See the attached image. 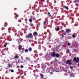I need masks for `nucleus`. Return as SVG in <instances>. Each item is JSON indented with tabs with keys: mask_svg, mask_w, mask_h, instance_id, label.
Listing matches in <instances>:
<instances>
[{
	"mask_svg": "<svg viewBox=\"0 0 79 79\" xmlns=\"http://www.w3.org/2000/svg\"><path fill=\"white\" fill-rule=\"evenodd\" d=\"M26 37L27 39V38H30L31 39H32L34 37V36L32 35V34L29 33L27 35H26Z\"/></svg>",
	"mask_w": 79,
	"mask_h": 79,
	"instance_id": "1",
	"label": "nucleus"
},
{
	"mask_svg": "<svg viewBox=\"0 0 79 79\" xmlns=\"http://www.w3.org/2000/svg\"><path fill=\"white\" fill-rule=\"evenodd\" d=\"M73 61H76V63H79V57H75L73 58Z\"/></svg>",
	"mask_w": 79,
	"mask_h": 79,
	"instance_id": "2",
	"label": "nucleus"
},
{
	"mask_svg": "<svg viewBox=\"0 0 79 79\" xmlns=\"http://www.w3.org/2000/svg\"><path fill=\"white\" fill-rule=\"evenodd\" d=\"M56 54L55 52H52V54L51 55L52 57H55V55Z\"/></svg>",
	"mask_w": 79,
	"mask_h": 79,
	"instance_id": "3",
	"label": "nucleus"
},
{
	"mask_svg": "<svg viewBox=\"0 0 79 79\" xmlns=\"http://www.w3.org/2000/svg\"><path fill=\"white\" fill-rule=\"evenodd\" d=\"M65 31L67 33H69L70 32H71V31L70 29H66L65 30Z\"/></svg>",
	"mask_w": 79,
	"mask_h": 79,
	"instance_id": "4",
	"label": "nucleus"
},
{
	"mask_svg": "<svg viewBox=\"0 0 79 79\" xmlns=\"http://www.w3.org/2000/svg\"><path fill=\"white\" fill-rule=\"evenodd\" d=\"M33 35L34 36L36 37L38 35V34H37V32L35 31L34 32Z\"/></svg>",
	"mask_w": 79,
	"mask_h": 79,
	"instance_id": "5",
	"label": "nucleus"
},
{
	"mask_svg": "<svg viewBox=\"0 0 79 79\" xmlns=\"http://www.w3.org/2000/svg\"><path fill=\"white\" fill-rule=\"evenodd\" d=\"M71 60H68L66 61L65 63L68 64L69 63V62H71Z\"/></svg>",
	"mask_w": 79,
	"mask_h": 79,
	"instance_id": "6",
	"label": "nucleus"
},
{
	"mask_svg": "<svg viewBox=\"0 0 79 79\" xmlns=\"http://www.w3.org/2000/svg\"><path fill=\"white\" fill-rule=\"evenodd\" d=\"M58 27H56L55 30L56 31H60V29L59 28H58Z\"/></svg>",
	"mask_w": 79,
	"mask_h": 79,
	"instance_id": "7",
	"label": "nucleus"
},
{
	"mask_svg": "<svg viewBox=\"0 0 79 79\" xmlns=\"http://www.w3.org/2000/svg\"><path fill=\"white\" fill-rule=\"evenodd\" d=\"M21 48H22V45H20L19 46V50H21Z\"/></svg>",
	"mask_w": 79,
	"mask_h": 79,
	"instance_id": "8",
	"label": "nucleus"
},
{
	"mask_svg": "<svg viewBox=\"0 0 79 79\" xmlns=\"http://www.w3.org/2000/svg\"><path fill=\"white\" fill-rule=\"evenodd\" d=\"M37 24L36 25V26L37 27H39L40 25V23L39 22H37Z\"/></svg>",
	"mask_w": 79,
	"mask_h": 79,
	"instance_id": "9",
	"label": "nucleus"
},
{
	"mask_svg": "<svg viewBox=\"0 0 79 79\" xmlns=\"http://www.w3.org/2000/svg\"><path fill=\"white\" fill-rule=\"evenodd\" d=\"M55 56H56V58H59L60 57V55L58 53L56 54Z\"/></svg>",
	"mask_w": 79,
	"mask_h": 79,
	"instance_id": "10",
	"label": "nucleus"
},
{
	"mask_svg": "<svg viewBox=\"0 0 79 79\" xmlns=\"http://www.w3.org/2000/svg\"><path fill=\"white\" fill-rule=\"evenodd\" d=\"M29 50V52H32V48L31 47H30L28 48V49Z\"/></svg>",
	"mask_w": 79,
	"mask_h": 79,
	"instance_id": "11",
	"label": "nucleus"
},
{
	"mask_svg": "<svg viewBox=\"0 0 79 79\" xmlns=\"http://www.w3.org/2000/svg\"><path fill=\"white\" fill-rule=\"evenodd\" d=\"M26 60H27L28 61H31V59L29 57H26Z\"/></svg>",
	"mask_w": 79,
	"mask_h": 79,
	"instance_id": "12",
	"label": "nucleus"
},
{
	"mask_svg": "<svg viewBox=\"0 0 79 79\" xmlns=\"http://www.w3.org/2000/svg\"><path fill=\"white\" fill-rule=\"evenodd\" d=\"M42 69H45V68H46V66L45 65H43L41 67Z\"/></svg>",
	"mask_w": 79,
	"mask_h": 79,
	"instance_id": "13",
	"label": "nucleus"
},
{
	"mask_svg": "<svg viewBox=\"0 0 79 79\" xmlns=\"http://www.w3.org/2000/svg\"><path fill=\"white\" fill-rule=\"evenodd\" d=\"M76 33L73 34L72 35V37H73L74 38H75V37H76V35H76Z\"/></svg>",
	"mask_w": 79,
	"mask_h": 79,
	"instance_id": "14",
	"label": "nucleus"
},
{
	"mask_svg": "<svg viewBox=\"0 0 79 79\" xmlns=\"http://www.w3.org/2000/svg\"><path fill=\"white\" fill-rule=\"evenodd\" d=\"M40 76L41 77V79H43V78L44 77V75H43V74H40Z\"/></svg>",
	"mask_w": 79,
	"mask_h": 79,
	"instance_id": "15",
	"label": "nucleus"
},
{
	"mask_svg": "<svg viewBox=\"0 0 79 79\" xmlns=\"http://www.w3.org/2000/svg\"><path fill=\"white\" fill-rule=\"evenodd\" d=\"M8 29L9 32V33H10V31L11 30V28L9 27V28Z\"/></svg>",
	"mask_w": 79,
	"mask_h": 79,
	"instance_id": "16",
	"label": "nucleus"
},
{
	"mask_svg": "<svg viewBox=\"0 0 79 79\" xmlns=\"http://www.w3.org/2000/svg\"><path fill=\"white\" fill-rule=\"evenodd\" d=\"M69 49H68V50H67L66 52L67 54H68L69 53Z\"/></svg>",
	"mask_w": 79,
	"mask_h": 79,
	"instance_id": "17",
	"label": "nucleus"
},
{
	"mask_svg": "<svg viewBox=\"0 0 79 79\" xmlns=\"http://www.w3.org/2000/svg\"><path fill=\"white\" fill-rule=\"evenodd\" d=\"M19 58V56L16 55L14 57V58Z\"/></svg>",
	"mask_w": 79,
	"mask_h": 79,
	"instance_id": "18",
	"label": "nucleus"
},
{
	"mask_svg": "<svg viewBox=\"0 0 79 79\" xmlns=\"http://www.w3.org/2000/svg\"><path fill=\"white\" fill-rule=\"evenodd\" d=\"M29 21L31 23H32V20L31 19H29Z\"/></svg>",
	"mask_w": 79,
	"mask_h": 79,
	"instance_id": "19",
	"label": "nucleus"
},
{
	"mask_svg": "<svg viewBox=\"0 0 79 79\" xmlns=\"http://www.w3.org/2000/svg\"><path fill=\"white\" fill-rule=\"evenodd\" d=\"M5 27H6V26H8V23H7L5 22Z\"/></svg>",
	"mask_w": 79,
	"mask_h": 79,
	"instance_id": "20",
	"label": "nucleus"
},
{
	"mask_svg": "<svg viewBox=\"0 0 79 79\" xmlns=\"http://www.w3.org/2000/svg\"><path fill=\"white\" fill-rule=\"evenodd\" d=\"M61 35L62 36L61 37V39H63V37H64V36L63 35V34H62Z\"/></svg>",
	"mask_w": 79,
	"mask_h": 79,
	"instance_id": "21",
	"label": "nucleus"
},
{
	"mask_svg": "<svg viewBox=\"0 0 79 79\" xmlns=\"http://www.w3.org/2000/svg\"><path fill=\"white\" fill-rule=\"evenodd\" d=\"M25 53H27L28 52V50L27 49H26L25 51Z\"/></svg>",
	"mask_w": 79,
	"mask_h": 79,
	"instance_id": "22",
	"label": "nucleus"
},
{
	"mask_svg": "<svg viewBox=\"0 0 79 79\" xmlns=\"http://www.w3.org/2000/svg\"><path fill=\"white\" fill-rule=\"evenodd\" d=\"M15 15V16H16V17H17V18H18V16H19V15H18L17 14L15 13H14Z\"/></svg>",
	"mask_w": 79,
	"mask_h": 79,
	"instance_id": "23",
	"label": "nucleus"
},
{
	"mask_svg": "<svg viewBox=\"0 0 79 79\" xmlns=\"http://www.w3.org/2000/svg\"><path fill=\"white\" fill-rule=\"evenodd\" d=\"M65 8L66 9H67V10H69V8H68V6H65Z\"/></svg>",
	"mask_w": 79,
	"mask_h": 79,
	"instance_id": "24",
	"label": "nucleus"
},
{
	"mask_svg": "<svg viewBox=\"0 0 79 79\" xmlns=\"http://www.w3.org/2000/svg\"><path fill=\"white\" fill-rule=\"evenodd\" d=\"M11 64H8V68H10V67H11Z\"/></svg>",
	"mask_w": 79,
	"mask_h": 79,
	"instance_id": "25",
	"label": "nucleus"
},
{
	"mask_svg": "<svg viewBox=\"0 0 79 79\" xmlns=\"http://www.w3.org/2000/svg\"><path fill=\"white\" fill-rule=\"evenodd\" d=\"M70 68L71 69H74L73 67V66H70Z\"/></svg>",
	"mask_w": 79,
	"mask_h": 79,
	"instance_id": "26",
	"label": "nucleus"
},
{
	"mask_svg": "<svg viewBox=\"0 0 79 79\" xmlns=\"http://www.w3.org/2000/svg\"><path fill=\"white\" fill-rule=\"evenodd\" d=\"M79 2V0H75V1L74 2V3H75V2Z\"/></svg>",
	"mask_w": 79,
	"mask_h": 79,
	"instance_id": "27",
	"label": "nucleus"
},
{
	"mask_svg": "<svg viewBox=\"0 0 79 79\" xmlns=\"http://www.w3.org/2000/svg\"><path fill=\"white\" fill-rule=\"evenodd\" d=\"M30 25L31 26H34V25L32 23H30Z\"/></svg>",
	"mask_w": 79,
	"mask_h": 79,
	"instance_id": "28",
	"label": "nucleus"
},
{
	"mask_svg": "<svg viewBox=\"0 0 79 79\" xmlns=\"http://www.w3.org/2000/svg\"><path fill=\"white\" fill-rule=\"evenodd\" d=\"M68 46H70L71 45V44L70 43H68Z\"/></svg>",
	"mask_w": 79,
	"mask_h": 79,
	"instance_id": "29",
	"label": "nucleus"
},
{
	"mask_svg": "<svg viewBox=\"0 0 79 79\" xmlns=\"http://www.w3.org/2000/svg\"><path fill=\"white\" fill-rule=\"evenodd\" d=\"M64 35H66V34H67V33H66V32H64V33H63Z\"/></svg>",
	"mask_w": 79,
	"mask_h": 79,
	"instance_id": "30",
	"label": "nucleus"
},
{
	"mask_svg": "<svg viewBox=\"0 0 79 79\" xmlns=\"http://www.w3.org/2000/svg\"><path fill=\"white\" fill-rule=\"evenodd\" d=\"M11 72V73H13V72H14V70L13 69H11L10 70Z\"/></svg>",
	"mask_w": 79,
	"mask_h": 79,
	"instance_id": "31",
	"label": "nucleus"
},
{
	"mask_svg": "<svg viewBox=\"0 0 79 79\" xmlns=\"http://www.w3.org/2000/svg\"><path fill=\"white\" fill-rule=\"evenodd\" d=\"M69 65H71V64H72V63L69 62Z\"/></svg>",
	"mask_w": 79,
	"mask_h": 79,
	"instance_id": "32",
	"label": "nucleus"
},
{
	"mask_svg": "<svg viewBox=\"0 0 79 79\" xmlns=\"http://www.w3.org/2000/svg\"><path fill=\"white\" fill-rule=\"evenodd\" d=\"M24 67V66H23V65H21L20 66V68H23Z\"/></svg>",
	"mask_w": 79,
	"mask_h": 79,
	"instance_id": "33",
	"label": "nucleus"
},
{
	"mask_svg": "<svg viewBox=\"0 0 79 79\" xmlns=\"http://www.w3.org/2000/svg\"><path fill=\"white\" fill-rule=\"evenodd\" d=\"M18 22H19L20 23H21V20L20 19L19 20Z\"/></svg>",
	"mask_w": 79,
	"mask_h": 79,
	"instance_id": "34",
	"label": "nucleus"
},
{
	"mask_svg": "<svg viewBox=\"0 0 79 79\" xmlns=\"http://www.w3.org/2000/svg\"><path fill=\"white\" fill-rule=\"evenodd\" d=\"M44 24H46V21H45L44 22Z\"/></svg>",
	"mask_w": 79,
	"mask_h": 79,
	"instance_id": "35",
	"label": "nucleus"
},
{
	"mask_svg": "<svg viewBox=\"0 0 79 79\" xmlns=\"http://www.w3.org/2000/svg\"><path fill=\"white\" fill-rule=\"evenodd\" d=\"M48 15H50V12H48Z\"/></svg>",
	"mask_w": 79,
	"mask_h": 79,
	"instance_id": "36",
	"label": "nucleus"
},
{
	"mask_svg": "<svg viewBox=\"0 0 79 79\" xmlns=\"http://www.w3.org/2000/svg\"><path fill=\"white\" fill-rule=\"evenodd\" d=\"M4 47H6V45L5 44L4 45Z\"/></svg>",
	"mask_w": 79,
	"mask_h": 79,
	"instance_id": "37",
	"label": "nucleus"
},
{
	"mask_svg": "<svg viewBox=\"0 0 79 79\" xmlns=\"http://www.w3.org/2000/svg\"><path fill=\"white\" fill-rule=\"evenodd\" d=\"M57 60H57L56 59H55V61H57Z\"/></svg>",
	"mask_w": 79,
	"mask_h": 79,
	"instance_id": "38",
	"label": "nucleus"
},
{
	"mask_svg": "<svg viewBox=\"0 0 79 79\" xmlns=\"http://www.w3.org/2000/svg\"><path fill=\"white\" fill-rule=\"evenodd\" d=\"M42 2H45V0H41Z\"/></svg>",
	"mask_w": 79,
	"mask_h": 79,
	"instance_id": "39",
	"label": "nucleus"
},
{
	"mask_svg": "<svg viewBox=\"0 0 79 79\" xmlns=\"http://www.w3.org/2000/svg\"><path fill=\"white\" fill-rule=\"evenodd\" d=\"M29 42L30 43H31V40H29Z\"/></svg>",
	"mask_w": 79,
	"mask_h": 79,
	"instance_id": "40",
	"label": "nucleus"
},
{
	"mask_svg": "<svg viewBox=\"0 0 79 79\" xmlns=\"http://www.w3.org/2000/svg\"><path fill=\"white\" fill-rule=\"evenodd\" d=\"M54 2L55 3H56V0H54Z\"/></svg>",
	"mask_w": 79,
	"mask_h": 79,
	"instance_id": "41",
	"label": "nucleus"
},
{
	"mask_svg": "<svg viewBox=\"0 0 79 79\" xmlns=\"http://www.w3.org/2000/svg\"><path fill=\"white\" fill-rule=\"evenodd\" d=\"M60 23H61V22H59L58 25H60Z\"/></svg>",
	"mask_w": 79,
	"mask_h": 79,
	"instance_id": "42",
	"label": "nucleus"
},
{
	"mask_svg": "<svg viewBox=\"0 0 79 79\" xmlns=\"http://www.w3.org/2000/svg\"><path fill=\"white\" fill-rule=\"evenodd\" d=\"M60 32H61V31H59V33H58V34H60Z\"/></svg>",
	"mask_w": 79,
	"mask_h": 79,
	"instance_id": "43",
	"label": "nucleus"
},
{
	"mask_svg": "<svg viewBox=\"0 0 79 79\" xmlns=\"http://www.w3.org/2000/svg\"><path fill=\"white\" fill-rule=\"evenodd\" d=\"M63 10V8H61V10Z\"/></svg>",
	"mask_w": 79,
	"mask_h": 79,
	"instance_id": "44",
	"label": "nucleus"
},
{
	"mask_svg": "<svg viewBox=\"0 0 79 79\" xmlns=\"http://www.w3.org/2000/svg\"><path fill=\"white\" fill-rule=\"evenodd\" d=\"M3 27H2V31H3Z\"/></svg>",
	"mask_w": 79,
	"mask_h": 79,
	"instance_id": "45",
	"label": "nucleus"
},
{
	"mask_svg": "<svg viewBox=\"0 0 79 79\" xmlns=\"http://www.w3.org/2000/svg\"><path fill=\"white\" fill-rule=\"evenodd\" d=\"M29 69H32V68H31V67H29Z\"/></svg>",
	"mask_w": 79,
	"mask_h": 79,
	"instance_id": "46",
	"label": "nucleus"
},
{
	"mask_svg": "<svg viewBox=\"0 0 79 79\" xmlns=\"http://www.w3.org/2000/svg\"><path fill=\"white\" fill-rule=\"evenodd\" d=\"M76 6H78V4H76Z\"/></svg>",
	"mask_w": 79,
	"mask_h": 79,
	"instance_id": "47",
	"label": "nucleus"
},
{
	"mask_svg": "<svg viewBox=\"0 0 79 79\" xmlns=\"http://www.w3.org/2000/svg\"><path fill=\"white\" fill-rule=\"evenodd\" d=\"M50 73H51V74H53V73L52 72H51Z\"/></svg>",
	"mask_w": 79,
	"mask_h": 79,
	"instance_id": "48",
	"label": "nucleus"
},
{
	"mask_svg": "<svg viewBox=\"0 0 79 79\" xmlns=\"http://www.w3.org/2000/svg\"><path fill=\"white\" fill-rule=\"evenodd\" d=\"M20 61V60H19L18 61V63H19Z\"/></svg>",
	"mask_w": 79,
	"mask_h": 79,
	"instance_id": "49",
	"label": "nucleus"
},
{
	"mask_svg": "<svg viewBox=\"0 0 79 79\" xmlns=\"http://www.w3.org/2000/svg\"><path fill=\"white\" fill-rule=\"evenodd\" d=\"M77 65H78V66L79 67V63H78L77 64Z\"/></svg>",
	"mask_w": 79,
	"mask_h": 79,
	"instance_id": "50",
	"label": "nucleus"
},
{
	"mask_svg": "<svg viewBox=\"0 0 79 79\" xmlns=\"http://www.w3.org/2000/svg\"><path fill=\"white\" fill-rule=\"evenodd\" d=\"M34 75L35 76V74L34 73Z\"/></svg>",
	"mask_w": 79,
	"mask_h": 79,
	"instance_id": "51",
	"label": "nucleus"
},
{
	"mask_svg": "<svg viewBox=\"0 0 79 79\" xmlns=\"http://www.w3.org/2000/svg\"><path fill=\"white\" fill-rule=\"evenodd\" d=\"M16 40H17H17H18V42H19V40H18V39Z\"/></svg>",
	"mask_w": 79,
	"mask_h": 79,
	"instance_id": "52",
	"label": "nucleus"
},
{
	"mask_svg": "<svg viewBox=\"0 0 79 79\" xmlns=\"http://www.w3.org/2000/svg\"><path fill=\"white\" fill-rule=\"evenodd\" d=\"M56 71V72H59L58 71Z\"/></svg>",
	"mask_w": 79,
	"mask_h": 79,
	"instance_id": "53",
	"label": "nucleus"
},
{
	"mask_svg": "<svg viewBox=\"0 0 79 79\" xmlns=\"http://www.w3.org/2000/svg\"><path fill=\"white\" fill-rule=\"evenodd\" d=\"M48 16H49V17H50V16H51V15H49Z\"/></svg>",
	"mask_w": 79,
	"mask_h": 79,
	"instance_id": "54",
	"label": "nucleus"
},
{
	"mask_svg": "<svg viewBox=\"0 0 79 79\" xmlns=\"http://www.w3.org/2000/svg\"><path fill=\"white\" fill-rule=\"evenodd\" d=\"M17 34V33H15V35H16Z\"/></svg>",
	"mask_w": 79,
	"mask_h": 79,
	"instance_id": "55",
	"label": "nucleus"
},
{
	"mask_svg": "<svg viewBox=\"0 0 79 79\" xmlns=\"http://www.w3.org/2000/svg\"><path fill=\"white\" fill-rule=\"evenodd\" d=\"M15 19H16V17H15Z\"/></svg>",
	"mask_w": 79,
	"mask_h": 79,
	"instance_id": "56",
	"label": "nucleus"
},
{
	"mask_svg": "<svg viewBox=\"0 0 79 79\" xmlns=\"http://www.w3.org/2000/svg\"><path fill=\"white\" fill-rule=\"evenodd\" d=\"M20 43H21V42H19V44H20Z\"/></svg>",
	"mask_w": 79,
	"mask_h": 79,
	"instance_id": "57",
	"label": "nucleus"
},
{
	"mask_svg": "<svg viewBox=\"0 0 79 79\" xmlns=\"http://www.w3.org/2000/svg\"><path fill=\"white\" fill-rule=\"evenodd\" d=\"M6 45H8V43L6 44Z\"/></svg>",
	"mask_w": 79,
	"mask_h": 79,
	"instance_id": "58",
	"label": "nucleus"
},
{
	"mask_svg": "<svg viewBox=\"0 0 79 79\" xmlns=\"http://www.w3.org/2000/svg\"><path fill=\"white\" fill-rule=\"evenodd\" d=\"M52 22H53V20H52Z\"/></svg>",
	"mask_w": 79,
	"mask_h": 79,
	"instance_id": "59",
	"label": "nucleus"
},
{
	"mask_svg": "<svg viewBox=\"0 0 79 79\" xmlns=\"http://www.w3.org/2000/svg\"><path fill=\"white\" fill-rule=\"evenodd\" d=\"M44 29H46V27H45V28H44Z\"/></svg>",
	"mask_w": 79,
	"mask_h": 79,
	"instance_id": "60",
	"label": "nucleus"
},
{
	"mask_svg": "<svg viewBox=\"0 0 79 79\" xmlns=\"http://www.w3.org/2000/svg\"><path fill=\"white\" fill-rule=\"evenodd\" d=\"M0 39H2V38H0Z\"/></svg>",
	"mask_w": 79,
	"mask_h": 79,
	"instance_id": "61",
	"label": "nucleus"
},
{
	"mask_svg": "<svg viewBox=\"0 0 79 79\" xmlns=\"http://www.w3.org/2000/svg\"><path fill=\"white\" fill-rule=\"evenodd\" d=\"M47 71H48V70H47Z\"/></svg>",
	"mask_w": 79,
	"mask_h": 79,
	"instance_id": "62",
	"label": "nucleus"
},
{
	"mask_svg": "<svg viewBox=\"0 0 79 79\" xmlns=\"http://www.w3.org/2000/svg\"><path fill=\"white\" fill-rule=\"evenodd\" d=\"M62 12H63V10H62Z\"/></svg>",
	"mask_w": 79,
	"mask_h": 79,
	"instance_id": "63",
	"label": "nucleus"
},
{
	"mask_svg": "<svg viewBox=\"0 0 79 79\" xmlns=\"http://www.w3.org/2000/svg\"><path fill=\"white\" fill-rule=\"evenodd\" d=\"M0 78H1V77H0Z\"/></svg>",
	"mask_w": 79,
	"mask_h": 79,
	"instance_id": "64",
	"label": "nucleus"
}]
</instances>
